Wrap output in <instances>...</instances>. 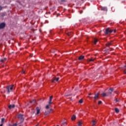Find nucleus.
<instances>
[{
  "label": "nucleus",
  "instance_id": "nucleus-8",
  "mask_svg": "<svg viewBox=\"0 0 126 126\" xmlns=\"http://www.w3.org/2000/svg\"><path fill=\"white\" fill-rule=\"evenodd\" d=\"M105 34L108 35V34H110V29L107 28L105 30Z\"/></svg>",
  "mask_w": 126,
  "mask_h": 126
},
{
  "label": "nucleus",
  "instance_id": "nucleus-12",
  "mask_svg": "<svg viewBox=\"0 0 126 126\" xmlns=\"http://www.w3.org/2000/svg\"><path fill=\"white\" fill-rule=\"evenodd\" d=\"M113 44V42L111 41L110 42H108L106 44V47H109V46H111Z\"/></svg>",
  "mask_w": 126,
  "mask_h": 126
},
{
  "label": "nucleus",
  "instance_id": "nucleus-28",
  "mask_svg": "<svg viewBox=\"0 0 126 126\" xmlns=\"http://www.w3.org/2000/svg\"><path fill=\"white\" fill-rule=\"evenodd\" d=\"M22 73L23 74H25V71H24V70H23L22 71Z\"/></svg>",
  "mask_w": 126,
  "mask_h": 126
},
{
  "label": "nucleus",
  "instance_id": "nucleus-7",
  "mask_svg": "<svg viewBox=\"0 0 126 126\" xmlns=\"http://www.w3.org/2000/svg\"><path fill=\"white\" fill-rule=\"evenodd\" d=\"M36 115H39V114H40V111L41 109L38 107H36Z\"/></svg>",
  "mask_w": 126,
  "mask_h": 126
},
{
  "label": "nucleus",
  "instance_id": "nucleus-21",
  "mask_svg": "<svg viewBox=\"0 0 126 126\" xmlns=\"http://www.w3.org/2000/svg\"><path fill=\"white\" fill-rule=\"evenodd\" d=\"M5 119H4V118H2L1 119V123L3 124V123H4V121Z\"/></svg>",
  "mask_w": 126,
  "mask_h": 126
},
{
  "label": "nucleus",
  "instance_id": "nucleus-14",
  "mask_svg": "<svg viewBox=\"0 0 126 126\" xmlns=\"http://www.w3.org/2000/svg\"><path fill=\"white\" fill-rule=\"evenodd\" d=\"M97 42H98V39H97L96 38H94V45H96V44H97Z\"/></svg>",
  "mask_w": 126,
  "mask_h": 126
},
{
  "label": "nucleus",
  "instance_id": "nucleus-4",
  "mask_svg": "<svg viewBox=\"0 0 126 126\" xmlns=\"http://www.w3.org/2000/svg\"><path fill=\"white\" fill-rule=\"evenodd\" d=\"M5 27V23H1L0 24V29H3Z\"/></svg>",
  "mask_w": 126,
  "mask_h": 126
},
{
  "label": "nucleus",
  "instance_id": "nucleus-41",
  "mask_svg": "<svg viewBox=\"0 0 126 126\" xmlns=\"http://www.w3.org/2000/svg\"><path fill=\"white\" fill-rule=\"evenodd\" d=\"M50 112H51V111H50V112H48V114H50Z\"/></svg>",
  "mask_w": 126,
  "mask_h": 126
},
{
  "label": "nucleus",
  "instance_id": "nucleus-37",
  "mask_svg": "<svg viewBox=\"0 0 126 126\" xmlns=\"http://www.w3.org/2000/svg\"><path fill=\"white\" fill-rule=\"evenodd\" d=\"M116 31H117L116 30L114 31V33H116Z\"/></svg>",
  "mask_w": 126,
  "mask_h": 126
},
{
  "label": "nucleus",
  "instance_id": "nucleus-23",
  "mask_svg": "<svg viewBox=\"0 0 126 126\" xmlns=\"http://www.w3.org/2000/svg\"><path fill=\"white\" fill-rule=\"evenodd\" d=\"M94 60H95V59H90L89 61V62H94Z\"/></svg>",
  "mask_w": 126,
  "mask_h": 126
},
{
  "label": "nucleus",
  "instance_id": "nucleus-9",
  "mask_svg": "<svg viewBox=\"0 0 126 126\" xmlns=\"http://www.w3.org/2000/svg\"><path fill=\"white\" fill-rule=\"evenodd\" d=\"M113 91H114V89L110 88L108 91V94H112V92H113Z\"/></svg>",
  "mask_w": 126,
  "mask_h": 126
},
{
  "label": "nucleus",
  "instance_id": "nucleus-16",
  "mask_svg": "<svg viewBox=\"0 0 126 126\" xmlns=\"http://www.w3.org/2000/svg\"><path fill=\"white\" fill-rule=\"evenodd\" d=\"M101 95H102V97H107V96H108V94H106L105 93L102 94Z\"/></svg>",
  "mask_w": 126,
  "mask_h": 126
},
{
  "label": "nucleus",
  "instance_id": "nucleus-40",
  "mask_svg": "<svg viewBox=\"0 0 126 126\" xmlns=\"http://www.w3.org/2000/svg\"><path fill=\"white\" fill-rule=\"evenodd\" d=\"M89 95H91V93H90V94H89Z\"/></svg>",
  "mask_w": 126,
  "mask_h": 126
},
{
  "label": "nucleus",
  "instance_id": "nucleus-3",
  "mask_svg": "<svg viewBox=\"0 0 126 126\" xmlns=\"http://www.w3.org/2000/svg\"><path fill=\"white\" fill-rule=\"evenodd\" d=\"M53 99V95L51 96L49 98V100L48 102V104L46 105V109H49L50 106H51V104H53V102H52V100Z\"/></svg>",
  "mask_w": 126,
  "mask_h": 126
},
{
  "label": "nucleus",
  "instance_id": "nucleus-15",
  "mask_svg": "<svg viewBox=\"0 0 126 126\" xmlns=\"http://www.w3.org/2000/svg\"><path fill=\"white\" fill-rule=\"evenodd\" d=\"M30 103H32V104H35L36 103V100L33 99L32 100H31L30 101Z\"/></svg>",
  "mask_w": 126,
  "mask_h": 126
},
{
  "label": "nucleus",
  "instance_id": "nucleus-33",
  "mask_svg": "<svg viewBox=\"0 0 126 126\" xmlns=\"http://www.w3.org/2000/svg\"><path fill=\"white\" fill-rule=\"evenodd\" d=\"M2 9V7L1 6H0V10H1Z\"/></svg>",
  "mask_w": 126,
  "mask_h": 126
},
{
  "label": "nucleus",
  "instance_id": "nucleus-27",
  "mask_svg": "<svg viewBox=\"0 0 126 126\" xmlns=\"http://www.w3.org/2000/svg\"><path fill=\"white\" fill-rule=\"evenodd\" d=\"M113 31H114L113 30H109L110 34H111V33H112L113 32Z\"/></svg>",
  "mask_w": 126,
  "mask_h": 126
},
{
  "label": "nucleus",
  "instance_id": "nucleus-35",
  "mask_svg": "<svg viewBox=\"0 0 126 126\" xmlns=\"http://www.w3.org/2000/svg\"><path fill=\"white\" fill-rule=\"evenodd\" d=\"M116 102H119V100H118L117 98L116 99Z\"/></svg>",
  "mask_w": 126,
  "mask_h": 126
},
{
  "label": "nucleus",
  "instance_id": "nucleus-17",
  "mask_svg": "<svg viewBox=\"0 0 126 126\" xmlns=\"http://www.w3.org/2000/svg\"><path fill=\"white\" fill-rule=\"evenodd\" d=\"M115 113H117V114L120 113V110H119L118 108H115Z\"/></svg>",
  "mask_w": 126,
  "mask_h": 126
},
{
  "label": "nucleus",
  "instance_id": "nucleus-13",
  "mask_svg": "<svg viewBox=\"0 0 126 126\" xmlns=\"http://www.w3.org/2000/svg\"><path fill=\"white\" fill-rule=\"evenodd\" d=\"M76 119V116L75 115H73L71 117L72 121H74Z\"/></svg>",
  "mask_w": 126,
  "mask_h": 126
},
{
  "label": "nucleus",
  "instance_id": "nucleus-20",
  "mask_svg": "<svg viewBox=\"0 0 126 126\" xmlns=\"http://www.w3.org/2000/svg\"><path fill=\"white\" fill-rule=\"evenodd\" d=\"M79 103H80V104H82V103H83V100H82V99H80L79 100Z\"/></svg>",
  "mask_w": 126,
  "mask_h": 126
},
{
  "label": "nucleus",
  "instance_id": "nucleus-19",
  "mask_svg": "<svg viewBox=\"0 0 126 126\" xmlns=\"http://www.w3.org/2000/svg\"><path fill=\"white\" fill-rule=\"evenodd\" d=\"M67 34L68 36H71L72 35V32H68Z\"/></svg>",
  "mask_w": 126,
  "mask_h": 126
},
{
  "label": "nucleus",
  "instance_id": "nucleus-29",
  "mask_svg": "<svg viewBox=\"0 0 126 126\" xmlns=\"http://www.w3.org/2000/svg\"><path fill=\"white\" fill-rule=\"evenodd\" d=\"M12 126H17V124L15 123V124H13Z\"/></svg>",
  "mask_w": 126,
  "mask_h": 126
},
{
  "label": "nucleus",
  "instance_id": "nucleus-22",
  "mask_svg": "<svg viewBox=\"0 0 126 126\" xmlns=\"http://www.w3.org/2000/svg\"><path fill=\"white\" fill-rule=\"evenodd\" d=\"M71 95H72V94H65V97H68L69 96H71Z\"/></svg>",
  "mask_w": 126,
  "mask_h": 126
},
{
  "label": "nucleus",
  "instance_id": "nucleus-34",
  "mask_svg": "<svg viewBox=\"0 0 126 126\" xmlns=\"http://www.w3.org/2000/svg\"><path fill=\"white\" fill-rule=\"evenodd\" d=\"M5 15L4 14H2L1 16H2L3 17V16H5Z\"/></svg>",
  "mask_w": 126,
  "mask_h": 126
},
{
  "label": "nucleus",
  "instance_id": "nucleus-36",
  "mask_svg": "<svg viewBox=\"0 0 126 126\" xmlns=\"http://www.w3.org/2000/svg\"><path fill=\"white\" fill-rule=\"evenodd\" d=\"M3 92L4 93H5V90H4L3 92H2V93H3Z\"/></svg>",
  "mask_w": 126,
  "mask_h": 126
},
{
  "label": "nucleus",
  "instance_id": "nucleus-43",
  "mask_svg": "<svg viewBox=\"0 0 126 126\" xmlns=\"http://www.w3.org/2000/svg\"><path fill=\"white\" fill-rule=\"evenodd\" d=\"M124 67H126V65L125 66H124Z\"/></svg>",
  "mask_w": 126,
  "mask_h": 126
},
{
  "label": "nucleus",
  "instance_id": "nucleus-30",
  "mask_svg": "<svg viewBox=\"0 0 126 126\" xmlns=\"http://www.w3.org/2000/svg\"><path fill=\"white\" fill-rule=\"evenodd\" d=\"M0 62H1V63H3V62H4V60L2 59L0 60Z\"/></svg>",
  "mask_w": 126,
  "mask_h": 126
},
{
  "label": "nucleus",
  "instance_id": "nucleus-42",
  "mask_svg": "<svg viewBox=\"0 0 126 126\" xmlns=\"http://www.w3.org/2000/svg\"><path fill=\"white\" fill-rule=\"evenodd\" d=\"M4 60H6V58H4Z\"/></svg>",
  "mask_w": 126,
  "mask_h": 126
},
{
  "label": "nucleus",
  "instance_id": "nucleus-24",
  "mask_svg": "<svg viewBox=\"0 0 126 126\" xmlns=\"http://www.w3.org/2000/svg\"><path fill=\"white\" fill-rule=\"evenodd\" d=\"M59 80H60V77H58L56 79V81L57 82H58V81H59Z\"/></svg>",
  "mask_w": 126,
  "mask_h": 126
},
{
  "label": "nucleus",
  "instance_id": "nucleus-26",
  "mask_svg": "<svg viewBox=\"0 0 126 126\" xmlns=\"http://www.w3.org/2000/svg\"><path fill=\"white\" fill-rule=\"evenodd\" d=\"M82 125V123L79 122V123H78V126H81Z\"/></svg>",
  "mask_w": 126,
  "mask_h": 126
},
{
  "label": "nucleus",
  "instance_id": "nucleus-44",
  "mask_svg": "<svg viewBox=\"0 0 126 126\" xmlns=\"http://www.w3.org/2000/svg\"><path fill=\"white\" fill-rule=\"evenodd\" d=\"M60 126L58 125V126Z\"/></svg>",
  "mask_w": 126,
  "mask_h": 126
},
{
  "label": "nucleus",
  "instance_id": "nucleus-1",
  "mask_svg": "<svg viewBox=\"0 0 126 126\" xmlns=\"http://www.w3.org/2000/svg\"><path fill=\"white\" fill-rule=\"evenodd\" d=\"M13 86H14V85H8L6 87L7 94H9L10 92L12 91V90L13 89Z\"/></svg>",
  "mask_w": 126,
  "mask_h": 126
},
{
  "label": "nucleus",
  "instance_id": "nucleus-2",
  "mask_svg": "<svg viewBox=\"0 0 126 126\" xmlns=\"http://www.w3.org/2000/svg\"><path fill=\"white\" fill-rule=\"evenodd\" d=\"M24 116V115L21 114L18 115V118H19L21 121L20 123L18 124V125H20V124H22V123L24 122V118H23Z\"/></svg>",
  "mask_w": 126,
  "mask_h": 126
},
{
  "label": "nucleus",
  "instance_id": "nucleus-5",
  "mask_svg": "<svg viewBox=\"0 0 126 126\" xmlns=\"http://www.w3.org/2000/svg\"><path fill=\"white\" fill-rule=\"evenodd\" d=\"M94 100H97V99H99V93L94 94Z\"/></svg>",
  "mask_w": 126,
  "mask_h": 126
},
{
  "label": "nucleus",
  "instance_id": "nucleus-25",
  "mask_svg": "<svg viewBox=\"0 0 126 126\" xmlns=\"http://www.w3.org/2000/svg\"><path fill=\"white\" fill-rule=\"evenodd\" d=\"M100 104H102V101H101V100H99V101H98V105H100Z\"/></svg>",
  "mask_w": 126,
  "mask_h": 126
},
{
  "label": "nucleus",
  "instance_id": "nucleus-32",
  "mask_svg": "<svg viewBox=\"0 0 126 126\" xmlns=\"http://www.w3.org/2000/svg\"><path fill=\"white\" fill-rule=\"evenodd\" d=\"M63 126L66 125V123H65V122L63 123Z\"/></svg>",
  "mask_w": 126,
  "mask_h": 126
},
{
  "label": "nucleus",
  "instance_id": "nucleus-38",
  "mask_svg": "<svg viewBox=\"0 0 126 126\" xmlns=\"http://www.w3.org/2000/svg\"><path fill=\"white\" fill-rule=\"evenodd\" d=\"M3 126V124H1L0 125V126Z\"/></svg>",
  "mask_w": 126,
  "mask_h": 126
},
{
  "label": "nucleus",
  "instance_id": "nucleus-31",
  "mask_svg": "<svg viewBox=\"0 0 126 126\" xmlns=\"http://www.w3.org/2000/svg\"><path fill=\"white\" fill-rule=\"evenodd\" d=\"M55 81H56V79H54L53 80H52V82H53L54 83V82H55Z\"/></svg>",
  "mask_w": 126,
  "mask_h": 126
},
{
  "label": "nucleus",
  "instance_id": "nucleus-18",
  "mask_svg": "<svg viewBox=\"0 0 126 126\" xmlns=\"http://www.w3.org/2000/svg\"><path fill=\"white\" fill-rule=\"evenodd\" d=\"M93 126H94L95 125H96V122H95L94 120H93Z\"/></svg>",
  "mask_w": 126,
  "mask_h": 126
},
{
  "label": "nucleus",
  "instance_id": "nucleus-6",
  "mask_svg": "<svg viewBox=\"0 0 126 126\" xmlns=\"http://www.w3.org/2000/svg\"><path fill=\"white\" fill-rule=\"evenodd\" d=\"M8 108L10 109H14V108H15V105H14V104H11V105L8 106Z\"/></svg>",
  "mask_w": 126,
  "mask_h": 126
},
{
  "label": "nucleus",
  "instance_id": "nucleus-39",
  "mask_svg": "<svg viewBox=\"0 0 126 126\" xmlns=\"http://www.w3.org/2000/svg\"><path fill=\"white\" fill-rule=\"evenodd\" d=\"M124 73H125V74H126V71L125 70H124Z\"/></svg>",
  "mask_w": 126,
  "mask_h": 126
},
{
  "label": "nucleus",
  "instance_id": "nucleus-11",
  "mask_svg": "<svg viewBox=\"0 0 126 126\" xmlns=\"http://www.w3.org/2000/svg\"><path fill=\"white\" fill-rule=\"evenodd\" d=\"M83 59H84V56H80L78 58L79 61H82V60H83Z\"/></svg>",
  "mask_w": 126,
  "mask_h": 126
},
{
  "label": "nucleus",
  "instance_id": "nucleus-10",
  "mask_svg": "<svg viewBox=\"0 0 126 126\" xmlns=\"http://www.w3.org/2000/svg\"><path fill=\"white\" fill-rule=\"evenodd\" d=\"M101 9L103 11H107L108 10V9H107V7H101Z\"/></svg>",
  "mask_w": 126,
  "mask_h": 126
}]
</instances>
